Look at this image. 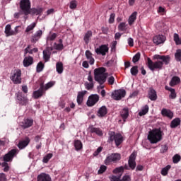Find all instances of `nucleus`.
<instances>
[{"instance_id":"obj_44","label":"nucleus","mask_w":181,"mask_h":181,"mask_svg":"<svg viewBox=\"0 0 181 181\" xmlns=\"http://www.w3.org/2000/svg\"><path fill=\"white\" fill-rule=\"evenodd\" d=\"M43 69H45V64H43L42 62H40L37 65V73L43 71Z\"/></svg>"},{"instance_id":"obj_56","label":"nucleus","mask_w":181,"mask_h":181,"mask_svg":"<svg viewBox=\"0 0 181 181\" xmlns=\"http://www.w3.org/2000/svg\"><path fill=\"white\" fill-rule=\"evenodd\" d=\"M109 179L110 181H121V176L117 177L115 175H112Z\"/></svg>"},{"instance_id":"obj_64","label":"nucleus","mask_w":181,"mask_h":181,"mask_svg":"<svg viewBox=\"0 0 181 181\" xmlns=\"http://www.w3.org/2000/svg\"><path fill=\"white\" fill-rule=\"evenodd\" d=\"M5 180H6V175H5V173H0V181Z\"/></svg>"},{"instance_id":"obj_55","label":"nucleus","mask_w":181,"mask_h":181,"mask_svg":"<svg viewBox=\"0 0 181 181\" xmlns=\"http://www.w3.org/2000/svg\"><path fill=\"white\" fill-rule=\"evenodd\" d=\"M105 170H107V166L104 165H102L100 167V169L98 170V173L99 175H101L103 173H104V172H105Z\"/></svg>"},{"instance_id":"obj_43","label":"nucleus","mask_w":181,"mask_h":181,"mask_svg":"<svg viewBox=\"0 0 181 181\" xmlns=\"http://www.w3.org/2000/svg\"><path fill=\"white\" fill-rule=\"evenodd\" d=\"M52 158H53V153H49L47 154L42 159L43 163H47Z\"/></svg>"},{"instance_id":"obj_6","label":"nucleus","mask_w":181,"mask_h":181,"mask_svg":"<svg viewBox=\"0 0 181 181\" xmlns=\"http://www.w3.org/2000/svg\"><path fill=\"white\" fill-rule=\"evenodd\" d=\"M30 0H21L20 1V9H21L23 15H25V16L30 15Z\"/></svg>"},{"instance_id":"obj_50","label":"nucleus","mask_w":181,"mask_h":181,"mask_svg":"<svg viewBox=\"0 0 181 181\" xmlns=\"http://www.w3.org/2000/svg\"><path fill=\"white\" fill-rule=\"evenodd\" d=\"M35 28H36V23H33L31 25L26 28L25 32H30V30H33Z\"/></svg>"},{"instance_id":"obj_14","label":"nucleus","mask_w":181,"mask_h":181,"mask_svg":"<svg viewBox=\"0 0 181 181\" xmlns=\"http://www.w3.org/2000/svg\"><path fill=\"white\" fill-rule=\"evenodd\" d=\"M109 50L110 48H108V46L107 45H100L98 48H96L95 49V52L96 54H101L102 56H105V54L108 53Z\"/></svg>"},{"instance_id":"obj_17","label":"nucleus","mask_w":181,"mask_h":181,"mask_svg":"<svg viewBox=\"0 0 181 181\" xmlns=\"http://www.w3.org/2000/svg\"><path fill=\"white\" fill-rule=\"evenodd\" d=\"M165 40H166V37L163 35H156L153 39V42L155 45H162V43H165Z\"/></svg>"},{"instance_id":"obj_25","label":"nucleus","mask_w":181,"mask_h":181,"mask_svg":"<svg viewBox=\"0 0 181 181\" xmlns=\"http://www.w3.org/2000/svg\"><path fill=\"white\" fill-rule=\"evenodd\" d=\"M120 115L124 121L125 122L127 121V118L129 117V109L128 107H124L120 113Z\"/></svg>"},{"instance_id":"obj_26","label":"nucleus","mask_w":181,"mask_h":181,"mask_svg":"<svg viewBox=\"0 0 181 181\" xmlns=\"http://www.w3.org/2000/svg\"><path fill=\"white\" fill-rule=\"evenodd\" d=\"M161 115H163V117H167L168 118H170V119H172V118H173V113L172 112V111H170V110H168V109H165V108H163L162 110Z\"/></svg>"},{"instance_id":"obj_58","label":"nucleus","mask_w":181,"mask_h":181,"mask_svg":"<svg viewBox=\"0 0 181 181\" xmlns=\"http://www.w3.org/2000/svg\"><path fill=\"white\" fill-rule=\"evenodd\" d=\"M86 94H87V90H82V91L78 93L77 97H79V98L84 99V95Z\"/></svg>"},{"instance_id":"obj_35","label":"nucleus","mask_w":181,"mask_h":181,"mask_svg":"<svg viewBox=\"0 0 181 181\" xmlns=\"http://www.w3.org/2000/svg\"><path fill=\"white\" fill-rule=\"evenodd\" d=\"M165 90H168L170 92V98H172V100H175L176 98V90L172 88H168V86H165Z\"/></svg>"},{"instance_id":"obj_31","label":"nucleus","mask_w":181,"mask_h":181,"mask_svg":"<svg viewBox=\"0 0 181 181\" xmlns=\"http://www.w3.org/2000/svg\"><path fill=\"white\" fill-rule=\"evenodd\" d=\"M180 118H175L171 121L170 128H177L180 125Z\"/></svg>"},{"instance_id":"obj_33","label":"nucleus","mask_w":181,"mask_h":181,"mask_svg":"<svg viewBox=\"0 0 181 181\" xmlns=\"http://www.w3.org/2000/svg\"><path fill=\"white\" fill-rule=\"evenodd\" d=\"M124 169H126L127 170H128V165H125L124 167L123 166H120L118 168H116L114 170H113V173L117 174V173H124Z\"/></svg>"},{"instance_id":"obj_52","label":"nucleus","mask_w":181,"mask_h":181,"mask_svg":"<svg viewBox=\"0 0 181 181\" xmlns=\"http://www.w3.org/2000/svg\"><path fill=\"white\" fill-rule=\"evenodd\" d=\"M70 9H76L77 8V1L75 0H73L70 2L69 4Z\"/></svg>"},{"instance_id":"obj_16","label":"nucleus","mask_w":181,"mask_h":181,"mask_svg":"<svg viewBox=\"0 0 181 181\" xmlns=\"http://www.w3.org/2000/svg\"><path fill=\"white\" fill-rule=\"evenodd\" d=\"M33 125V119L29 118H24L21 122V127L23 129H27V128H30Z\"/></svg>"},{"instance_id":"obj_13","label":"nucleus","mask_w":181,"mask_h":181,"mask_svg":"<svg viewBox=\"0 0 181 181\" xmlns=\"http://www.w3.org/2000/svg\"><path fill=\"white\" fill-rule=\"evenodd\" d=\"M135 159H136V153L133 152L130 155L128 160L129 168H130L132 170H134L135 168H136V162H135Z\"/></svg>"},{"instance_id":"obj_41","label":"nucleus","mask_w":181,"mask_h":181,"mask_svg":"<svg viewBox=\"0 0 181 181\" xmlns=\"http://www.w3.org/2000/svg\"><path fill=\"white\" fill-rule=\"evenodd\" d=\"M172 168V166H170V165H168L167 166H165V168H163L161 170V175L163 176H168V173H169V170Z\"/></svg>"},{"instance_id":"obj_48","label":"nucleus","mask_w":181,"mask_h":181,"mask_svg":"<svg viewBox=\"0 0 181 181\" xmlns=\"http://www.w3.org/2000/svg\"><path fill=\"white\" fill-rule=\"evenodd\" d=\"M85 87L86 88V90H91L93 88H94V83L93 82H86L85 83Z\"/></svg>"},{"instance_id":"obj_32","label":"nucleus","mask_w":181,"mask_h":181,"mask_svg":"<svg viewBox=\"0 0 181 181\" xmlns=\"http://www.w3.org/2000/svg\"><path fill=\"white\" fill-rule=\"evenodd\" d=\"M74 146L76 151H81V149H83V143L80 140H75Z\"/></svg>"},{"instance_id":"obj_20","label":"nucleus","mask_w":181,"mask_h":181,"mask_svg":"<svg viewBox=\"0 0 181 181\" xmlns=\"http://www.w3.org/2000/svg\"><path fill=\"white\" fill-rule=\"evenodd\" d=\"M37 181H52V177H50V175H49V174L42 173L41 174L37 175Z\"/></svg>"},{"instance_id":"obj_60","label":"nucleus","mask_w":181,"mask_h":181,"mask_svg":"<svg viewBox=\"0 0 181 181\" xmlns=\"http://www.w3.org/2000/svg\"><path fill=\"white\" fill-rule=\"evenodd\" d=\"M54 84L52 82L47 83L45 86H44V91L46 90H49L51 87H53Z\"/></svg>"},{"instance_id":"obj_37","label":"nucleus","mask_w":181,"mask_h":181,"mask_svg":"<svg viewBox=\"0 0 181 181\" xmlns=\"http://www.w3.org/2000/svg\"><path fill=\"white\" fill-rule=\"evenodd\" d=\"M93 36V32L91 30L88 31L84 36L83 40L86 43V45H88L90 42V38Z\"/></svg>"},{"instance_id":"obj_23","label":"nucleus","mask_w":181,"mask_h":181,"mask_svg":"<svg viewBox=\"0 0 181 181\" xmlns=\"http://www.w3.org/2000/svg\"><path fill=\"white\" fill-rule=\"evenodd\" d=\"M89 131L91 132V134H96V135H98V136H103V130H101L100 128L90 126L89 127Z\"/></svg>"},{"instance_id":"obj_7","label":"nucleus","mask_w":181,"mask_h":181,"mask_svg":"<svg viewBox=\"0 0 181 181\" xmlns=\"http://www.w3.org/2000/svg\"><path fill=\"white\" fill-rule=\"evenodd\" d=\"M19 153V151L16 148H13L9 151L7 153L3 156V161L4 162H12L13 160V158H16Z\"/></svg>"},{"instance_id":"obj_47","label":"nucleus","mask_w":181,"mask_h":181,"mask_svg":"<svg viewBox=\"0 0 181 181\" xmlns=\"http://www.w3.org/2000/svg\"><path fill=\"white\" fill-rule=\"evenodd\" d=\"M180 155L179 154H175L173 157V163H179V162H180Z\"/></svg>"},{"instance_id":"obj_63","label":"nucleus","mask_w":181,"mask_h":181,"mask_svg":"<svg viewBox=\"0 0 181 181\" xmlns=\"http://www.w3.org/2000/svg\"><path fill=\"white\" fill-rule=\"evenodd\" d=\"M128 45L130 46V47H134V39L129 37L128 39Z\"/></svg>"},{"instance_id":"obj_46","label":"nucleus","mask_w":181,"mask_h":181,"mask_svg":"<svg viewBox=\"0 0 181 181\" xmlns=\"http://www.w3.org/2000/svg\"><path fill=\"white\" fill-rule=\"evenodd\" d=\"M141 59V52H137L132 59L133 63H137V62H139V59Z\"/></svg>"},{"instance_id":"obj_45","label":"nucleus","mask_w":181,"mask_h":181,"mask_svg":"<svg viewBox=\"0 0 181 181\" xmlns=\"http://www.w3.org/2000/svg\"><path fill=\"white\" fill-rule=\"evenodd\" d=\"M175 57L176 62H181V49H177L175 54Z\"/></svg>"},{"instance_id":"obj_19","label":"nucleus","mask_w":181,"mask_h":181,"mask_svg":"<svg viewBox=\"0 0 181 181\" xmlns=\"http://www.w3.org/2000/svg\"><path fill=\"white\" fill-rule=\"evenodd\" d=\"M108 114V109H107L106 106H102L99 108L97 115L100 118H103L105 117Z\"/></svg>"},{"instance_id":"obj_34","label":"nucleus","mask_w":181,"mask_h":181,"mask_svg":"<svg viewBox=\"0 0 181 181\" xmlns=\"http://www.w3.org/2000/svg\"><path fill=\"white\" fill-rule=\"evenodd\" d=\"M59 44L56 42L54 43V47L55 50H62V49H64L63 40L59 39Z\"/></svg>"},{"instance_id":"obj_3","label":"nucleus","mask_w":181,"mask_h":181,"mask_svg":"<svg viewBox=\"0 0 181 181\" xmlns=\"http://www.w3.org/2000/svg\"><path fill=\"white\" fill-rule=\"evenodd\" d=\"M147 139L151 144H158L162 141V131L159 129H153L148 132Z\"/></svg>"},{"instance_id":"obj_8","label":"nucleus","mask_w":181,"mask_h":181,"mask_svg":"<svg viewBox=\"0 0 181 181\" xmlns=\"http://www.w3.org/2000/svg\"><path fill=\"white\" fill-rule=\"evenodd\" d=\"M126 94L127 92L125 91V90L119 89L115 90L112 93V98H113V100H115L116 101H119V100L125 97Z\"/></svg>"},{"instance_id":"obj_62","label":"nucleus","mask_w":181,"mask_h":181,"mask_svg":"<svg viewBox=\"0 0 181 181\" xmlns=\"http://www.w3.org/2000/svg\"><path fill=\"white\" fill-rule=\"evenodd\" d=\"M120 181H131V176L129 175H124L120 180Z\"/></svg>"},{"instance_id":"obj_42","label":"nucleus","mask_w":181,"mask_h":181,"mask_svg":"<svg viewBox=\"0 0 181 181\" xmlns=\"http://www.w3.org/2000/svg\"><path fill=\"white\" fill-rule=\"evenodd\" d=\"M139 71L138 70V66H134L130 69V73L132 76H138Z\"/></svg>"},{"instance_id":"obj_1","label":"nucleus","mask_w":181,"mask_h":181,"mask_svg":"<svg viewBox=\"0 0 181 181\" xmlns=\"http://www.w3.org/2000/svg\"><path fill=\"white\" fill-rule=\"evenodd\" d=\"M153 60H161L153 62L151 58H147V66L151 71H155V70H162L163 69V64L168 66L169 62H170V57L169 55L155 54L153 57Z\"/></svg>"},{"instance_id":"obj_10","label":"nucleus","mask_w":181,"mask_h":181,"mask_svg":"<svg viewBox=\"0 0 181 181\" xmlns=\"http://www.w3.org/2000/svg\"><path fill=\"white\" fill-rule=\"evenodd\" d=\"M100 100V96L97 94L91 95L88 97V101H87V105L88 107H93L98 103Z\"/></svg>"},{"instance_id":"obj_49","label":"nucleus","mask_w":181,"mask_h":181,"mask_svg":"<svg viewBox=\"0 0 181 181\" xmlns=\"http://www.w3.org/2000/svg\"><path fill=\"white\" fill-rule=\"evenodd\" d=\"M107 83L109 86H114V83H115V78L112 76L107 78Z\"/></svg>"},{"instance_id":"obj_61","label":"nucleus","mask_w":181,"mask_h":181,"mask_svg":"<svg viewBox=\"0 0 181 181\" xmlns=\"http://www.w3.org/2000/svg\"><path fill=\"white\" fill-rule=\"evenodd\" d=\"M103 151V147H98L97 150L93 153V156H98L100 153Z\"/></svg>"},{"instance_id":"obj_29","label":"nucleus","mask_w":181,"mask_h":181,"mask_svg":"<svg viewBox=\"0 0 181 181\" xmlns=\"http://www.w3.org/2000/svg\"><path fill=\"white\" fill-rule=\"evenodd\" d=\"M4 33H6V35L7 37L9 36H13L14 35L13 30H12V28L10 24H8L7 25H6Z\"/></svg>"},{"instance_id":"obj_9","label":"nucleus","mask_w":181,"mask_h":181,"mask_svg":"<svg viewBox=\"0 0 181 181\" xmlns=\"http://www.w3.org/2000/svg\"><path fill=\"white\" fill-rule=\"evenodd\" d=\"M17 97V103L20 105H26L29 103V99H28V97H26L22 92H18L16 94Z\"/></svg>"},{"instance_id":"obj_53","label":"nucleus","mask_w":181,"mask_h":181,"mask_svg":"<svg viewBox=\"0 0 181 181\" xmlns=\"http://www.w3.org/2000/svg\"><path fill=\"white\" fill-rule=\"evenodd\" d=\"M21 29H22V27L21 26H16L14 29V30H13V36H15L16 35H18V33H19L21 32Z\"/></svg>"},{"instance_id":"obj_59","label":"nucleus","mask_w":181,"mask_h":181,"mask_svg":"<svg viewBox=\"0 0 181 181\" xmlns=\"http://www.w3.org/2000/svg\"><path fill=\"white\" fill-rule=\"evenodd\" d=\"M115 21V13H112L110 16L109 23H113Z\"/></svg>"},{"instance_id":"obj_18","label":"nucleus","mask_w":181,"mask_h":181,"mask_svg":"<svg viewBox=\"0 0 181 181\" xmlns=\"http://www.w3.org/2000/svg\"><path fill=\"white\" fill-rule=\"evenodd\" d=\"M148 98L149 100H151V101H156V100H158V94L156 93V90L152 88H150L148 90Z\"/></svg>"},{"instance_id":"obj_2","label":"nucleus","mask_w":181,"mask_h":181,"mask_svg":"<svg viewBox=\"0 0 181 181\" xmlns=\"http://www.w3.org/2000/svg\"><path fill=\"white\" fill-rule=\"evenodd\" d=\"M107 69L105 67L96 68L94 70V78L100 84L101 90L104 88V83L107 81V77H108V73H106Z\"/></svg>"},{"instance_id":"obj_21","label":"nucleus","mask_w":181,"mask_h":181,"mask_svg":"<svg viewBox=\"0 0 181 181\" xmlns=\"http://www.w3.org/2000/svg\"><path fill=\"white\" fill-rule=\"evenodd\" d=\"M30 143V139L29 137H25V139L21 141H20L18 144V148L20 149H25L29 144Z\"/></svg>"},{"instance_id":"obj_38","label":"nucleus","mask_w":181,"mask_h":181,"mask_svg":"<svg viewBox=\"0 0 181 181\" xmlns=\"http://www.w3.org/2000/svg\"><path fill=\"white\" fill-rule=\"evenodd\" d=\"M43 12L42 8H30V15H40Z\"/></svg>"},{"instance_id":"obj_15","label":"nucleus","mask_w":181,"mask_h":181,"mask_svg":"<svg viewBox=\"0 0 181 181\" xmlns=\"http://www.w3.org/2000/svg\"><path fill=\"white\" fill-rule=\"evenodd\" d=\"M52 52H53V47H47L45 50L42 52L43 59L45 62H47L50 60V56H52Z\"/></svg>"},{"instance_id":"obj_27","label":"nucleus","mask_w":181,"mask_h":181,"mask_svg":"<svg viewBox=\"0 0 181 181\" xmlns=\"http://www.w3.org/2000/svg\"><path fill=\"white\" fill-rule=\"evenodd\" d=\"M136 15H138V13L136 11H134L129 16V20H128L129 26H132V25H134V23L135 22V21H136Z\"/></svg>"},{"instance_id":"obj_28","label":"nucleus","mask_w":181,"mask_h":181,"mask_svg":"<svg viewBox=\"0 0 181 181\" xmlns=\"http://www.w3.org/2000/svg\"><path fill=\"white\" fill-rule=\"evenodd\" d=\"M180 83V78L179 76H173L170 82V87H175Z\"/></svg>"},{"instance_id":"obj_39","label":"nucleus","mask_w":181,"mask_h":181,"mask_svg":"<svg viewBox=\"0 0 181 181\" xmlns=\"http://www.w3.org/2000/svg\"><path fill=\"white\" fill-rule=\"evenodd\" d=\"M148 112H149V106H148V105H146L143 107L141 111L139 112V117H143V115H146V114H148Z\"/></svg>"},{"instance_id":"obj_11","label":"nucleus","mask_w":181,"mask_h":181,"mask_svg":"<svg viewBox=\"0 0 181 181\" xmlns=\"http://www.w3.org/2000/svg\"><path fill=\"white\" fill-rule=\"evenodd\" d=\"M44 93H45V85L43 83H41L40 84V88L33 92V97H34L35 100H37L40 98V97H42Z\"/></svg>"},{"instance_id":"obj_40","label":"nucleus","mask_w":181,"mask_h":181,"mask_svg":"<svg viewBox=\"0 0 181 181\" xmlns=\"http://www.w3.org/2000/svg\"><path fill=\"white\" fill-rule=\"evenodd\" d=\"M56 70L58 74H62V73H63V62H57L56 64Z\"/></svg>"},{"instance_id":"obj_54","label":"nucleus","mask_w":181,"mask_h":181,"mask_svg":"<svg viewBox=\"0 0 181 181\" xmlns=\"http://www.w3.org/2000/svg\"><path fill=\"white\" fill-rule=\"evenodd\" d=\"M117 41H113L112 43H111V52H116L117 50Z\"/></svg>"},{"instance_id":"obj_12","label":"nucleus","mask_w":181,"mask_h":181,"mask_svg":"<svg viewBox=\"0 0 181 181\" xmlns=\"http://www.w3.org/2000/svg\"><path fill=\"white\" fill-rule=\"evenodd\" d=\"M121 159V155L119 153H112L110 156H107L105 160V165L111 163V162H117Z\"/></svg>"},{"instance_id":"obj_57","label":"nucleus","mask_w":181,"mask_h":181,"mask_svg":"<svg viewBox=\"0 0 181 181\" xmlns=\"http://www.w3.org/2000/svg\"><path fill=\"white\" fill-rule=\"evenodd\" d=\"M160 152V153H165L168 152V145L165 144V145L161 146Z\"/></svg>"},{"instance_id":"obj_4","label":"nucleus","mask_w":181,"mask_h":181,"mask_svg":"<svg viewBox=\"0 0 181 181\" xmlns=\"http://www.w3.org/2000/svg\"><path fill=\"white\" fill-rule=\"evenodd\" d=\"M109 138L107 142L111 144L112 142L115 143L116 146H119L122 142H124V136L120 133H115V132H109Z\"/></svg>"},{"instance_id":"obj_24","label":"nucleus","mask_w":181,"mask_h":181,"mask_svg":"<svg viewBox=\"0 0 181 181\" xmlns=\"http://www.w3.org/2000/svg\"><path fill=\"white\" fill-rule=\"evenodd\" d=\"M24 67H29V66H32L33 64V57L29 56L25 57L23 61Z\"/></svg>"},{"instance_id":"obj_51","label":"nucleus","mask_w":181,"mask_h":181,"mask_svg":"<svg viewBox=\"0 0 181 181\" xmlns=\"http://www.w3.org/2000/svg\"><path fill=\"white\" fill-rule=\"evenodd\" d=\"M174 41L175 42L176 45H181V40L179 37V34H174Z\"/></svg>"},{"instance_id":"obj_36","label":"nucleus","mask_w":181,"mask_h":181,"mask_svg":"<svg viewBox=\"0 0 181 181\" xmlns=\"http://www.w3.org/2000/svg\"><path fill=\"white\" fill-rule=\"evenodd\" d=\"M128 29V25L126 23H120L118 25V30L120 32H125Z\"/></svg>"},{"instance_id":"obj_22","label":"nucleus","mask_w":181,"mask_h":181,"mask_svg":"<svg viewBox=\"0 0 181 181\" xmlns=\"http://www.w3.org/2000/svg\"><path fill=\"white\" fill-rule=\"evenodd\" d=\"M43 35V32L42 30H37L34 35H33L32 39H31V42L32 43H36L39 39L42 37V35Z\"/></svg>"},{"instance_id":"obj_30","label":"nucleus","mask_w":181,"mask_h":181,"mask_svg":"<svg viewBox=\"0 0 181 181\" xmlns=\"http://www.w3.org/2000/svg\"><path fill=\"white\" fill-rule=\"evenodd\" d=\"M85 54L88 60H89L90 64H94L95 60L94 58H93V54L91 53V52H90V50H86Z\"/></svg>"},{"instance_id":"obj_5","label":"nucleus","mask_w":181,"mask_h":181,"mask_svg":"<svg viewBox=\"0 0 181 181\" xmlns=\"http://www.w3.org/2000/svg\"><path fill=\"white\" fill-rule=\"evenodd\" d=\"M10 79L13 81V84H21L22 71H21V69H14L11 73Z\"/></svg>"}]
</instances>
